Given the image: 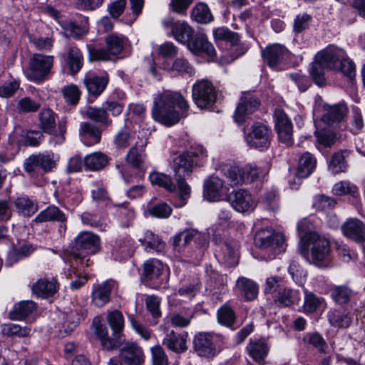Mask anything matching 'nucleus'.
<instances>
[{
  "instance_id": "35",
  "label": "nucleus",
  "mask_w": 365,
  "mask_h": 365,
  "mask_svg": "<svg viewBox=\"0 0 365 365\" xmlns=\"http://www.w3.org/2000/svg\"><path fill=\"white\" fill-rule=\"evenodd\" d=\"M217 320L220 325L234 330V325L237 322V314L232 307L226 303L217 309Z\"/></svg>"
},
{
  "instance_id": "28",
  "label": "nucleus",
  "mask_w": 365,
  "mask_h": 365,
  "mask_svg": "<svg viewBox=\"0 0 365 365\" xmlns=\"http://www.w3.org/2000/svg\"><path fill=\"white\" fill-rule=\"evenodd\" d=\"M246 349L250 357L257 363H262L269 352V346L262 339L250 340Z\"/></svg>"
},
{
  "instance_id": "4",
  "label": "nucleus",
  "mask_w": 365,
  "mask_h": 365,
  "mask_svg": "<svg viewBox=\"0 0 365 365\" xmlns=\"http://www.w3.org/2000/svg\"><path fill=\"white\" fill-rule=\"evenodd\" d=\"M58 158L52 152L39 153L27 158L24 163L25 171L34 176L53 170L56 166Z\"/></svg>"
},
{
  "instance_id": "16",
  "label": "nucleus",
  "mask_w": 365,
  "mask_h": 365,
  "mask_svg": "<svg viewBox=\"0 0 365 365\" xmlns=\"http://www.w3.org/2000/svg\"><path fill=\"white\" fill-rule=\"evenodd\" d=\"M344 49L334 46H329L317 55V59L324 64L327 68L336 71L340 63L346 57Z\"/></svg>"
},
{
  "instance_id": "50",
  "label": "nucleus",
  "mask_w": 365,
  "mask_h": 365,
  "mask_svg": "<svg viewBox=\"0 0 365 365\" xmlns=\"http://www.w3.org/2000/svg\"><path fill=\"white\" fill-rule=\"evenodd\" d=\"M352 294V290L346 285H334L330 289L331 299L339 304L347 303Z\"/></svg>"
},
{
  "instance_id": "34",
  "label": "nucleus",
  "mask_w": 365,
  "mask_h": 365,
  "mask_svg": "<svg viewBox=\"0 0 365 365\" xmlns=\"http://www.w3.org/2000/svg\"><path fill=\"white\" fill-rule=\"evenodd\" d=\"M223 181L216 176L210 177L204 182V195L210 201H215L220 197Z\"/></svg>"
},
{
  "instance_id": "59",
  "label": "nucleus",
  "mask_w": 365,
  "mask_h": 365,
  "mask_svg": "<svg viewBox=\"0 0 365 365\" xmlns=\"http://www.w3.org/2000/svg\"><path fill=\"white\" fill-rule=\"evenodd\" d=\"M324 67H326L324 64L316 57V60L312 63L309 71L314 82L321 87L324 86L326 83Z\"/></svg>"
},
{
  "instance_id": "44",
  "label": "nucleus",
  "mask_w": 365,
  "mask_h": 365,
  "mask_svg": "<svg viewBox=\"0 0 365 365\" xmlns=\"http://www.w3.org/2000/svg\"><path fill=\"white\" fill-rule=\"evenodd\" d=\"M86 115L90 120L100 123L103 127H108L112 123V120L105 110V108L89 106L86 110Z\"/></svg>"
},
{
  "instance_id": "57",
  "label": "nucleus",
  "mask_w": 365,
  "mask_h": 365,
  "mask_svg": "<svg viewBox=\"0 0 365 365\" xmlns=\"http://www.w3.org/2000/svg\"><path fill=\"white\" fill-rule=\"evenodd\" d=\"M332 192L336 195H350L354 197L359 195V188L349 181H340L334 184Z\"/></svg>"
},
{
  "instance_id": "40",
  "label": "nucleus",
  "mask_w": 365,
  "mask_h": 365,
  "mask_svg": "<svg viewBox=\"0 0 365 365\" xmlns=\"http://www.w3.org/2000/svg\"><path fill=\"white\" fill-rule=\"evenodd\" d=\"M108 160V157L106 154L101 152H95L85 157L84 165L90 170L98 171L106 167Z\"/></svg>"
},
{
  "instance_id": "54",
  "label": "nucleus",
  "mask_w": 365,
  "mask_h": 365,
  "mask_svg": "<svg viewBox=\"0 0 365 365\" xmlns=\"http://www.w3.org/2000/svg\"><path fill=\"white\" fill-rule=\"evenodd\" d=\"M304 302L303 309L307 313L316 312L324 303V298L317 296L313 292L304 289Z\"/></svg>"
},
{
  "instance_id": "47",
  "label": "nucleus",
  "mask_w": 365,
  "mask_h": 365,
  "mask_svg": "<svg viewBox=\"0 0 365 365\" xmlns=\"http://www.w3.org/2000/svg\"><path fill=\"white\" fill-rule=\"evenodd\" d=\"M194 317V311L191 309H182L180 312L174 313L170 317V322L175 327L185 328L190 325Z\"/></svg>"
},
{
  "instance_id": "38",
  "label": "nucleus",
  "mask_w": 365,
  "mask_h": 365,
  "mask_svg": "<svg viewBox=\"0 0 365 365\" xmlns=\"http://www.w3.org/2000/svg\"><path fill=\"white\" fill-rule=\"evenodd\" d=\"M135 246L131 238L125 237L116 241L113 255L115 258H128L133 255Z\"/></svg>"
},
{
  "instance_id": "2",
  "label": "nucleus",
  "mask_w": 365,
  "mask_h": 365,
  "mask_svg": "<svg viewBox=\"0 0 365 365\" xmlns=\"http://www.w3.org/2000/svg\"><path fill=\"white\" fill-rule=\"evenodd\" d=\"M309 222L307 220L300 221L298 224V230L300 235L305 233L302 237L307 244L312 245L311 254L313 262L317 266H325L330 261V243L324 237H321L316 232H307V225Z\"/></svg>"
},
{
  "instance_id": "11",
  "label": "nucleus",
  "mask_w": 365,
  "mask_h": 365,
  "mask_svg": "<svg viewBox=\"0 0 365 365\" xmlns=\"http://www.w3.org/2000/svg\"><path fill=\"white\" fill-rule=\"evenodd\" d=\"M100 237L91 232H81L75 239L76 251L82 252L87 255H93L101 250Z\"/></svg>"
},
{
  "instance_id": "58",
  "label": "nucleus",
  "mask_w": 365,
  "mask_h": 365,
  "mask_svg": "<svg viewBox=\"0 0 365 365\" xmlns=\"http://www.w3.org/2000/svg\"><path fill=\"white\" fill-rule=\"evenodd\" d=\"M61 93L66 102L72 106L78 103L81 95L78 86L73 83L63 86L61 89Z\"/></svg>"
},
{
  "instance_id": "12",
  "label": "nucleus",
  "mask_w": 365,
  "mask_h": 365,
  "mask_svg": "<svg viewBox=\"0 0 365 365\" xmlns=\"http://www.w3.org/2000/svg\"><path fill=\"white\" fill-rule=\"evenodd\" d=\"M275 128L279 140L287 145L292 143L293 125L285 112L277 109L274 112Z\"/></svg>"
},
{
  "instance_id": "45",
  "label": "nucleus",
  "mask_w": 365,
  "mask_h": 365,
  "mask_svg": "<svg viewBox=\"0 0 365 365\" xmlns=\"http://www.w3.org/2000/svg\"><path fill=\"white\" fill-rule=\"evenodd\" d=\"M40 128L46 133L52 134L56 127L54 112L50 108H43L38 113Z\"/></svg>"
},
{
  "instance_id": "22",
  "label": "nucleus",
  "mask_w": 365,
  "mask_h": 365,
  "mask_svg": "<svg viewBox=\"0 0 365 365\" xmlns=\"http://www.w3.org/2000/svg\"><path fill=\"white\" fill-rule=\"evenodd\" d=\"M58 284L54 278H41L32 285V292L38 297L48 298L58 290Z\"/></svg>"
},
{
  "instance_id": "39",
  "label": "nucleus",
  "mask_w": 365,
  "mask_h": 365,
  "mask_svg": "<svg viewBox=\"0 0 365 365\" xmlns=\"http://www.w3.org/2000/svg\"><path fill=\"white\" fill-rule=\"evenodd\" d=\"M107 322L113 331V337L122 341V331L124 327V318L118 310L109 312L107 315Z\"/></svg>"
},
{
  "instance_id": "23",
  "label": "nucleus",
  "mask_w": 365,
  "mask_h": 365,
  "mask_svg": "<svg viewBox=\"0 0 365 365\" xmlns=\"http://www.w3.org/2000/svg\"><path fill=\"white\" fill-rule=\"evenodd\" d=\"M221 170L228 179L230 185L236 186L247 183V178L245 175L243 168H240L235 163H225L222 165Z\"/></svg>"
},
{
  "instance_id": "60",
  "label": "nucleus",
  "mask_w": 365,
  "mask_h": 365,
  "mask_svg": "<svg viewBox=\"0 0 365 365\" xmlns=\"http://www.w3.org/2000/svg\"><path fill=\"white\" fill-rule=\"evenodd\" d=\"M346 167L344 152L339 151L335 153L332 155L329 165L331 172L334 174L345 172Z\"/></svg>"
},
{
  "instance_id": "7",
  "label": "nucleus",
  "mask_w": 365,
  "mask_h": 365,
  "mask_svg": "<svg viewBox=\"0 0 365 365\" xmlns=\"http://www.w3.org/2000/svg\"><path fill=\"white\" fill-rule=\"evenodd\" d=\"M53 63V56L35 53L29 61L27 77L34 81L41 82L49 74Z\"/></svg>"
},
{
  "instance_id": "62",
  "label": "nucleus",
  "mask_w": 365,
  "mask_h": 365,
  "mask_svg": "<svg viewBox=\"0 0 365 365\" xmlns=\"http://www.w3.org/2000/svg\"><path fill=\"white\" fill-rule=\"evenodd\" d=\"M245 177L247 178V182H251L259 177L265 176L269 171V166L258 167L252 165H247L243 168Z\"/></svg>"
},
{
  "instance_id": "18",
  "label": "nucleus",
  "mask_w": 365,
  "mask_h": 365,
  "mask_svg": "<svg viewBox=\"0 0 365 365\" xmlns=\"http://www.w3.org/2000/svg\"><path fill=\"white\" fill-rule=\"evenodd\" d=\"M187 45L189 50L196 55L204 53L211 58L215 56V49L213 45L207 41V37L205 34H196L190 41L187 43Z\"/></svg>"
},
{
  "instance_id": "61",
  "label": "nucleus",
  "mask_w": 365,
  "mask_h": 365,
  "mask_svg": "<svg viewBox=\"0 0 365 365\" xmlns=\"http://www.w3.org/2000/svg\"><path fill=\"white\" fill-rule=\"evenodd\" d=\"M304 342L313 346L319 352L325 353L327 349V344L318 332L307 333L303 338Z\"/></svg>"
},
{
  "instance_id": "13",
  "label": "nucleus",
  "mask_w": 365,
  "mask_h": 365,
  "mask_svg": "<svg viewBox=\"0 0 365 365\" xmlns=\"http://www.w3.org/2000/svg\"><path fill=\"white\" fill-rule=\"evenodd\" d=\"M260 105L259 99L250 93H245L240 99L234 118L236 122H244L247 115L255 112Z\"/></svg>"
},
{
  "instance_id": "52",
  "label": "nucleus",
  "mask_w": 365,
  "mask_h": 365,
  "mask_svg": "<svg viewBox=\"0 0 365 365\" xmlns=\"http://www.w3.org/2000/svg\"><path fill=\"white\" fill-rule=\"evenodd\" d=\"M192 18L200 24H209L213 20V16L208 7L204 3L197 4L192 10Z\"/></svg>"
},
{
  "instance_id": "26",
  "label": "nucleus",
  "mask_w": 365,
  "mask_h": 365,
  "mask_svg": "<svg viewBox=\"0 0 365 365\" xmlns=\"http://www.w3.org/2000/svg\"><path fill=\"white\" fill-rule=\"evenodd\" d=\"M195 229H185L171 238L173 249L175 252H182L187 245L198 235Z\"/></svg>"
},
{
  "instance_id": "9",
  "label": "nucleus",
  "mask_w": 365,
  "mask_h": 365,
  "mask_svg": "<svg viewBox=\"0 0 365 365\" xmlns=\"http://www.w3.org/2000/svg\"><path fill=\"white\" fill-rule=\"evenodd\" d=\"M192 98L200 108L212 106L216 100V91L212 83L207 80L196 82L192 86Z\"/></svg>"
},
{
  "instance_id": "3",
  "label": "nucleus",
  "mask_w": 365,
  "mask_h": 365,
  "mask_svg": "<svg viewBox=\"0 0 365 365\" xmlns=\"http://www.w3.org/2000/svg\"><path fill=\"white\" fill-rule=\"evenodd\" d=\"M225 344V336L214 332H198L193 338V349L200 356L213 358Z\"/></svg>"
},
{
  "instance_id": "64",
  "label": "nucleus",
  "mask_w": 365,
  "mask_h": 365,
  "mask_svg": "<svg viewBox=\"0 0 365 365\" xmlns=\"http://www.w3.org/2000/svg\"><path fill=\"white\" fill-rule=\"evenodd\" d=\"M133 140L134 135L128 129L123 128L115 136L114 144L118 149H125Z\"/></svg>"
},
{
  "instance_id": "20",
  "label": "nucleus",
  "mask_w": 365,
  "mask_h": 365,
  "mask_svg": "<svg viewBox=\"0 0 365 365\" xmlns=\"http://www.w3.org/2000/svg\"><path fill=\"white\" fill-rule=\"evenodd\" d=\"M187 333L176 334L173 330L168 331L165 334L163 344L175 353H182L187 349Z\"/></svg>"
},
{
  "instance_id": "63",
  "label": "nucleus",
  "mask_w": 365,
  "mask_h": 365,
  "mask_svg": "<svg viewBox=\"0 0 365 365\" xmlns=\"http://www.w3.org/2000/svg\"><path fill=\"white\" fill-rule=\"evenodd\" d=\"M40 107L39 102L30 97H24L18 101L16 108L19 113H28L36 112Z\"/></svg>"
},
{
  "instance_id": "32",
  "label": "nucleus",
  "mask_w": 365,
  "mask_h": 365,
  "mask_svg": "<svg viewBox=\"0 0 365 365\" xmlns=\"http://www.w3.org/2000/svg\"><path fill=\"white\" fill-rule=\"evenodd\" d=\"M66 220L65 214L56 206L52 205L40 212L34 222L43 223L51 221L63 222Z\"/></svg>"
},
{
  "instance_id": "37",
  "label": "nucleus",
  "mask_w": 365,
  "mask_h": 365,
  "mask_svg": "<svg viewBox=\"0 0 365 365\" xmlns=\"http://www.w3.org/2000/svg\"><path fill=\"white\" fill-rule=\"evenodd\" d=\"M35 250L36 247L31 243H24L19 247H14L8 253L6 264L11 266L19 260L29 257Z\"/></svg>"
},
{
  "instance_id": "41",
  "label": "nucleus",
  "mask_w": 365,
  "mask_h": 365,
  "mask_svg": "<svg viewBox=\"0 0 365 365\" xmlns=\"http://www.w3.org/2000/svg\"><path fill=\"white\" fill-rule=\"evenodd\" d=\"M274 300L280 307H289L295 303H298L299 297L297 291L283 288L279 289Z\"/></svg>"
},
{
  "instance_id": "1",
  "label": "nucleus",
  "mask_w": 365,
  "mask_h": 365,
  "mask_svg": "<svg viewBox=\"0 0 365 365\" xmlns=\"http://www.w3.org/2000/svg\"><path fill=\"white\" fill-rule=\"evenodd\" d=\"M188 108V103L180 93L165 90L154 97L152 115L155 120L170 126L185 118Z\"/></svg>"
},
{
  "instance_id": "46",
  "label": "nucleus",
  "mask_w": 365,
  "mask_h": 365,
  "mask_svg": "<svg viewBox=\"0 0 365 365\" xmlns=\"http://www.w3.org/2000/svg\"><path fill=\"white\" fill-rule=\"evenodd\" d=\"M328 320L331 326L337 328H346L351 323V319L345 310L334 309L328 314Z\"/></svg>"
},
{
  "instance_id": "53",
  "label": "nucleus",
  "mask_w": 365,
  "mask_h": 365,
  "mask_svg": "<svg viewBox=\"0 0 365 365\" xmlns=\"http://www.w3.org/2000/svg\"><path fill=\"white\" fill-rule=\"evenodd\" d=\"M14 205L17 212L24 216L30 217L38 210V205L31 201L28 197H18L14 201Z\"/></svg>"
},
{
  "instance_id": "19",
  "label": "nucleus",
  "mask_w": 365,
  "mask_h": 365,
  "mask_svg": "<svg viewBox=\"0 0 365 365\" xmlns=\"http://www.w3.org/2000/svg\"><path fill=\"white\" fill-rule=\"evenodd\" d=\"M113 287L112 281H105L94 284L91 292V302L97 307H103L110 299V294Z\"/></svg>"
},
{
  "instance_id": "42",
  "label": "nucleus",
  "mask_w": 365,
  "mask_h": 365,
  "mask_svg": "<svg viewBox=\"0 0 365 365\" xmlns=\"http://www.w3.org/2000/svg\"><path fill=\"white\" fill-rule=\"evenodd\" d=\"M36 304L33 301H23L14 305L10 312V319L12 320H21L28 317L36 309Z\"/></svg>"
},
{
  "instance_id": "21",
  "label": "nucleus",
  "mask_w": 365,
  "mask_h": 365,
  "mask_svg": "<svg viewBox=\"0 0 365 365\" xmlns=\"http://www.w3.org/2000/svg\"><path fill=\"white\" fill-rule=\"evenodd\" d=\"M288 55L287 49L279 43L269 45L262 51L263 59L270 67L276 66Z\"/></svg>"
},
{
  "instance_id": "33",
  "label": "nucleus",
  "mask_w": 365,
  "mask_h": 365,
  "mask_svg": "<svg viewBox=\"0 0 365 365\" xmlns=\"http://www.w3.org/2000/svg\"><path fill=\"white\" fill-rule=\"evenodd\" d=\"M194 29L185 21H178L173 25L172 36L178 42L187 44L194 36Z\"/></svg>"
},
{
  "instance_id": "17",
  "label": "nucleus",
  "mask_w": 365,
  "mask_h": 365,
  "mask_svg": "<svg viewBox=\"0 0 365 365\" xmlns=\"http://www.w3.org/2000/svg\"><path fill=\"white\" fill-rule=\"evenodd\" d=\"M341 232L346 238L357 242H365V224L357 218H349L341 227Z\"/></svg>"
},
{
  "instance_id": "43",
  "label": "nucleus",
  "mask_w": 365,
  "mask_h": 365,
  "mask_svg": "<svg viewBox=\"0 0 365 365\" xmlns=\"http://www.w3.org/2000/svg\"><path fill=\"white\" fill-rule=\"evenodd\" d=\"M144 145H138L135 143L126 155L127 162L134 168H141L145 160Z\"/></svg>"
},
{
  "instance_id": "48",
  "label": "nucleus",
  "mask_w": 365,
  "mask_h": 365,
  "mask_svg": "<svg viewBox=\"0 0 365 365\" xmlns=\"http://www.w3.org/2000/svg\"><path fill=\"white\" fill-rule=\"evenodd\" d=\"M164 265L157 259H150L144 263L143 274L148 279H158L163 273Z\"/></svg>"
},
{
  "instance_id": "24",
  "label": "nucleus",
  "mask_w": 365,
  "mask_h": 365,
  "mask_svg": "<svg viewBox=\"0 0 365 365\" xmlns=\"http://www.w3.org/2000/svg\"><path fill=\"white\" fill-rule=\"evenodd\" d=\"M108 83V78L106 76L86 75L83 79V84L89 96L97 97L106 89Z\"/></svg>"
},
{
  "instance_id": "29",
  "label": "nucleus",
  "mask_w": 365,
  "mask_h": 365,
  "mask_svg": "<svg viewBox=\"0 0 365 365\" xmlns=\"http://www.w3.org/2000/svg\"><path fill=\"white\" fill-rule=\"evenodd\" d=\"M86 314L85 309H82V313L80 311L75 309L71 310L68 313L61 314V318L63 320L62 324V329L60 331H63L66 334H70L78 326L80 320L83 319Z\"/></svg>"
},
{
  "instance_id": "30",
  "label": "nucleus",
  "mask_w": 365,
  "mask_h": 365,
  "mask_svg": "<svg viewBox=\"0 0 365 365\" xmlns=\"http://www.w3.org/2000/svg\"><path fill=\"white\" fill-rule=\"evenodd\" d=\"M101 130L96 125L89 122H83L80 124L79 135L83 139H88L87 145H91L100 143L101 139Z\"/></svg>"
},
{
  "instance_id": "27",
  "label": "nucleus",
  "mask_w": 365,
  "mask_h": 365,
  "mask_svg": "<svg viewBox=\"0 0 365 365\" xmlns=\"http://www.w3.org/2000/svg\"><path fill=\"white\" fill-rule=\"evenodd\" d=\"M317 165L315 157L309 152L303 153L299 160L297 170V176L300 178H305L309 176Z\"/></svg>"
},
{
  "instance_id": "55",
  "label": "nucleus",
  "mask_w": 365,
  "mask_h": 365,
  "mask_svg": "<svg viewBox=\"0 0 365 365\" xmlns=\"http://www.w3.org/2000/svg\"><path fill=\"white\" fill-rule=\"evenodd\" d=\"M139 240L143 245H145L146 249L149 248L158 252H163L165 247V242L151 231H146L144 238Z\"/></svg>"
},
{
  "instance_id": "15",
  "label": "nucleus",
  "mask_w": 365,
  "mask_h": 365,
  "mask_svg": "<svg viewBox=\"0 0 365 365\" xmlns=\"http://www.w3.org/2000/svg\"><path fill=\"white\" fill-rule=\"evenodd\" d=\"M120 357L125 365H142L145 361L143 349L135 342H125L120 349Z\"/></svg>"
},
{
  "instance_id": "6",
  "label": "nucleus",
  "mask_w": 365,
  "mask_h": 365,
  "mask_svg": "<svg viewBox=\"0 0 365 365\" xmlns=\"http://www.w3.org/2000/svg\"><path fill=\"white\" fill-rule=\"evenodd\" d=\"M255 245L263 250H270L274 255L284 251V237L282 234L274 232L272 229L258 230L255 236Z\"/></svg>"
},
{
  "instance_id": "36",
  "label": "nucleus",
  "mask_w": 365,
  "mask_h": 365,
  "mask_svg": "<svg viewBox=\"0 0 365 365\" xmlns=\"http://www.w3.org/2000/svg\"><path fill=\"white\" fill-rule=\"evenodd\" d=\"M66 63L71 75L80 71L83 65V56L81 50L76 46H70L67 51Z\"/></svg>"
},
{
  "instance_id": "51",
  "label": "nucleus",
  "mask_w": 365,
  "mask_h": 365,
  "mask_svg": "<svg viewBox=\"0 0 365 365\" xmlns=\"http://www.w3.org/2000/svg\"><path fill=\"white\" fill-rule=\"evenodd\" d=\"M149 180L152 185H158L170 192L176 190V187L173 182L171 178L163 173L152 172L149 175Z\"/></svg>"
},
{
  "instance_id": "5",
  "label": "nucleus",
  "mask_w": 365,
  "mask_h": 365,
  "mask_svg": "<svg viewBox=\"0 0 365 365\" xmlns=\"http://www.w3.org/2000/svg\"><path fill=\"white\" fill-rule=\"evenodd\" d=\"M205 155L204 148L200 145L195 151L189 150L176 157L173 164L175 178L180 179L189 176L194 165L197 164L198 160Z\"/></svg>"
},
{
  "instance_id": "8",
  "label": "nucleus",
  "mask_w": 365,
  "mask_h": 365,
  "mask_svg": "<svg viewBox=\"0 0 365 365\" xmlns=\"http://www.w3.org/2000/svg\"><path fill=\"white\" fill-rule=\"evenodd\" d=\"M348 113V107L344 103L333 105L324 103L323 105V114L321 120L328 126L339 125L341 129L346 128L345 118Z\"/></svg>"
},
{
  "instance_id": "25",
  "label": "nucleus",
  "mask_w": 365,
  "mask_h": 365,
  "mask_svg": "<svg viewBox=\"0 0 365 365\" xmlns=\"http://www.w3.org/2000/svg\"><path fill=\"white\" fill-rule=\"evenodd\" d=\"M236 289L246 300H254L258 294L259 288L257 284L252 279L245 277H240L236 282Z\"/></svg>"
},
{
  "instance_id": "10",
  "label": "nucleus",
  "mask_w": 365,
  "mask_h": 365,
  "mask_svg": "<svg viewBox=\"0 0 365 365\" xmlns=\"http://www.w3.org/2000/svg\"><path fill=\"white\" fill-rule=\"evenodd\" d=\"M272 130L261 123L252 125L250 131L246 135L247 143L252 148L262 150L270 145Z\"/></svg>"
},
{
  "instance_id": "49",
  "label": "nucleus",
  "mask_w": 365,
  "mask_h": 365,
  "mask_svg": "<svg viewBox=\"0 0 365 365\" xmlns=\"http://www.w3.org/2000/svg\"><path fill=\"white\" fill-rule=\"evenodd\" d=\"M165 69L172 73H175L182 76H192L195 70L187 59L183 57H179L174 60L170 66L165 67Z\"/></svg>"
},
{
  "instance_id": "14",
  "label": "nucleus",
  "mask_w": 365,
  "mask_h": 365,
  "mask_svg": "<svg viewBox=\"0 0 365 365\" xmlns=\"http://www.w3.org/2000/svg\"><path fill=\"white\" fill-rule=\"evenodd\" d=\"M227 200L233 209L239 212L252 210L255 206L251 194L243 189L232 191L227 196Z\"/></svg>"
},
{
  "instance_id": "56",
  "label": "nucleus",
  "mask_w": 365,
  "mask_h": 365,
  "mask_svg": "<svg viewBox=\"0 0 365 365\" xmlns=\"http://www.w3.org/2000/svg\"><path fill=\"white\" fill-rule=\"evenodd\" d=\"M126 40L125 37L116 34L107 36L106 38V48L110 55L115 56L121 53Z\"/></svg>"
},
{
  "instance_id": "31",
  "label": "nucleus",
  "mask_w": 365,
  "mask_h": 365,
  "mask_svg": "<svg viewBox=\"0 0 365 365\" xmlns=\"http://www.w3.org/2000/svg\"><path fill=\"white\" fill-rule=\"evenodd\" d=\"M95 334L100 340L101 346L106 351H111L118 347L120 342L118 338L111 339L108 336L107 327L101 324H96L95 327Z\"/></svg>"
}]
</instances>
